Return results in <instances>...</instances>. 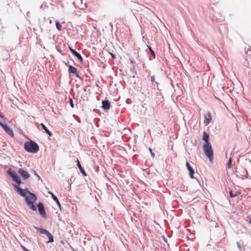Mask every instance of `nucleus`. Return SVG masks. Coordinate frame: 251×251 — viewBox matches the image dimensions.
Instances as JSON below:
<instances>
[{"label": "nucleus", "instance_id": "f257e3e1", "mask_svg": "<svg viewBox=\"0 0 251 251\" xmlns=\"http://www.w3.org/2000/svg\"><path fill=\"white\" fill-rule=\"evenodd\" d=\"M28 195L25 197V201L26 202L28 208L33 211L36 210V207L34 206V203L37 200L36 195L30 192H28Z\"/></svg>", "mask_w": 251, "mask_h": 251}, {"label": "nucleus", "instance_id": "f03ea898", "mask_svg": "<svg viewBox=\"0 0 251 251\" xmlns=\"http://www.w3.org/2000/svg\"><path fill=\"white\" fill-rule=\"evenodd\" d=\"M24 149L27 152L36 153L39 151V146L35 142L30 141L25 143Z\"/></svg>", "mask_w": 251, "mask_h": 251}, {"label": "nucleus", "instance_id": "7ed1b4c3", "mask_svg": "<svg viewBox=\"0 0 251 251\" xmlns=\"http://www.w3.org/2000/svg\"><path fill=\"white\" fill-rule=\"evenodd\" d=\"M203 150L205 155L209 158L210 162L212 163L214 154L210 143H204L203 145Z\"/></svg>", "mask_w": 251, "mask_h": 251}, {"label": "nucleus", "instance_id": "20e7f679", "mask_svg": "<svg viewBox=\"0 0 251 251\" xmlns=\"http://www.w3.org/2000/svg\"><path fill=\"white\" fill-rule=\"evenodd\" d=\"M7 174L10 176L13 181H14L17 184L20 185L21 183L20 178L18 176L17 174L14 172H11L10 170L7 171Z\"/></svg>", "mask_w": 251, "mask_h": 251}, {"label": "nucleus", "instance_id": "39448f33", "mask_svg": "<svg viewBox=\"0 0 251 251\" xmlns=\"http://www.w3.org/2000/svg\"><path fill=\"white\" fill-rule=\"evenodd\" d=\"M0 125L3 127L5 131L8 133L11 137H13L14 134L11 128L7 125L2 124L0 122Z\"/></svg>", "mask_w": 251, "mask_h": 251}, {"label": "nucleus", "instance_id": "423d86ee", "mask_svg": "<svg viewBox=\"0 0 251 251\" xmlns=\"http://www.w3.org/2000/svg\"><path fill=\"white\" fill-rule=\"evenodd\" d=\"M37 207L38 208V211L40 213V214L41 215L42 217L44 218H46L47 217V214L45 212L44 206L42 203H39L37 205Z\"/></svg>", "mask_w": 251, "mask_h": 251}, {"label": "nucleus", "instance_id": "0eeeda50", "mask_svg": "<svg viewBox=\"0 0 251 251\" xmlns=\"http://www.w3.org/2000/svg\"><path fill=\"white\" fill-rule=\"evenodd\" d=\"M18 172L21 175L24 179H26L30 177V175L28 173L22 168L19 169Z\"/></svg>", "mask_w": 251, "mask_h": 251}, {"label": "nucleus", "instance_id": "6e6552de", "mask_svg": "<svg viewBox=\"0 0 251 251\" xmlns=\"http://www.w3.org/2000/svg\"><path fill=\"white\" fill-rule=\"evenodd\" d=\"M204 124L205 126H207L211 121L212 118L211 116L210 112H207L206 114L204 116Z\"/></svg>", "mask_w": 251, "mask_h": 251}, {"label": "nucleus", "instance_id": "1a4fd4ad", "mask_svg": "<svg viewBox=\"0 0 251 251\" xmlns=\"http://www.w3.org/2000/svg\"><path fill=\"white\" fill-rule=\"evenodd\" d=\"M69 73L70 74L75 75L77 77H79V75L77 74V69L72 65H70L69 67Z\"/></svg>", "mask_w": 251, "mask_h": 251}, {"label": "nucleus", "instance_id": "9d476101", "mask_svg": "<svg viewBox=\"0 0 251 251\" xmlns=\"http://www.w3.org/2000/svg\"><path fill=\"white\" fill-rule=\"evenodd\" d=\"M186 165L187 168V169L188 170V171L189 172L190 177L191 178H194V170L191 167L190 164H189V163L188 162H186Z\"/></svg>", "mask_w": 251, "mask_h": 251}, {"label": "nucleus", "instance_id": "9b49d317", "mask_svg": "<svg viewBox=\"0 0 251 251\" xmlns=\"http://www.w3.org/2000/svg\"><path fill=\"white\" fill-rule=\"evenodd\" d=\"M71 52L73 53V54L81 62L83 61V58L80 55V54L76 51L75 50L70 49Z\"/></svg>", "mask_w": 251, "mask_h": 251}, {"label": "nucleus", "instance_id": "f8f14e48", "mask_svg": "<svg viewBox=\"0 0 251 251\" xmlns=\"http://www.w3.org/2000/svg\"><path fill=\"white\" fill-rule=\"evenodd\" d=\"M102 107L104 109H109L110 106V103L108 100L102 101Z\"/></svg>", "mask_w": 251, "mask_h": 251}, {"label": "nucleus", "instance_id": "ddd939ff", "mask_svg": "<svg viewBox=\"0 0 251 251\" xmlns=\"http://www.w3.org/2000/svg\"><path fill=\"white\" fill-rule=\"evenodd\" d=\"M77 167H78L80 171L81 172V173L83 175V176H87V174L85 172V171H84V170L83 169V168L82 167L79 160L78 159H77Z\"/></svg>", "mask_w": 251, "mask_h": 251}, {"label": "nucleus", "instance_id": "4468645a", "mask_svg": "<svg viewBox=\"0 0 251 251\" xmlns=\"http://www.w3.org/2000/svg\"><path fill=\"white\" fill-rule=\"evenodd\" d=\"M41 126L42 127L43 129L45 131V132L50 137L52 136V134L51 132H50V130H48V129L47 128V127L45 126L44 124L43 123H41L40 124Z\"/></svg>", "mask_w": 251, "mask_h": 251}, {"label": "nucleus", "instance_id": "2eb2a0df", "mask_svg": "<svg viewBox=\"0 0 251 251\" xmlns=\"http://www.w3.org/2000/svg\"><path fill=\"white\" fill-rule=\"evenodd\" d=\"M13 186L15 188H17V191L21 195V196L25 197V191L23 190L22 189L18 188L17 186L16 185H13Z\"/></svg>", "mask_w": 251, "mask_h": 251}, {"label": "nucleus", "instance_id": "dca6fc26", "mask_svg": "<svg viewBox=\"0 0 251 251\" xmlns=\"http://www.w3.org/2000/svg\"><path fill=\"white\" fill-rule=\"evenodd\" d=\"M240 194V193L239 192H238V191H234V192H233V191H232L231 190H230L229 191L230 197H232V198L237 197L238 195H239Z\"/></svg>", "mask_w": 251, "mask_h": 251}, {"label": "nucleus", "instance_id": "f3484780", "mask_svg": "<svg viewBox=\"0 0 251 251\" xmlns=\"http://www.w3.org/2000/svg\"><path fill=\"white\" fill-rule=\"evenodd\" d=\"M202 139L205 141V143H210L209 142V135L205 132L203 133Z\"/></svg>", "mask_w": 251, "mask_h": 251}, {"label": "nucleus", "instance_id": "a211bd4d", "mask_svg": "<svg viewBox=\"0 0 251 251\" xmlns=\"http://www.w3.org/2000/svg\"><path fill=\"white\" fill-rule=\"evenodd\" d=\"M51 195V197H52V198L53 199V200L56 201V202L57 203V205L60 207H61V204L57 199V198L52 193H50Z\"/></svg>", "mask_w": 251, "mask_h": 251}, {"label": "nucleus", "instance_id": "6ab92c4d", "mask_svg": "<svg viewBox=\"0 0 251 251\" xmlns=\"http://www.w3.org/2000/svg\"><path fill=\"white\" fill-rule=\"evenodd\" d=\"M46 235L48 237L49 239L47 243H52L53 242V237L50 232H49L48 234H47Z\"/></svg>", "mask_w": 251, "mask_h": 251}, {"label": "nucleus", "instance_id": "aec40b11", "mask_svg": "<svg viewBox=\"0 0 251 251\" xmlns=\"http://www.w3.org/2000/svg\"><path fill=\"white\" fill-rule=\"evenodd\" d=\"M39 230L40 233L43 234L47 235L49 232L48 230H47L45 229H43V228H40Z\"/></svg>", "mask_w": 251, "mask_h": 251}, {"label": "nucleus", "instance_id": "412c9836", "mask_svg": "<svg viewBox=\"0 0 251 251\" xmlns=\"http://www.w3.org/2000/svg\"><path fill=\"white\" fill-rule=\"evenodd\" d=\"M55 23H56V28L59 31H61L62 30V26H61V25L59 24V23L58 21H56Z\"/></svg>", "mask_w": 251, "mask_h": 251}, {"label": "nucleus", "instance_id": "4be33fe9", "mask_svg": "<svg viewBox=\"0 0 251 251\" xmlns=\"http://www.w3.org/2000/svg\"><path fill=\"white\" fill-rule=\"evenodd\" d=\"M151 81L152 83L153 82H155V83H156L157 85L158 84V83L157 82L155 81V76L154 75H152V76H151Z\"/></svg>", "mask_w": 251, "mask_h": 251}, {"label": "nucleus", "instance_id": "5701e85b", "mask_svg": "<svg viewBox=\"0 0 251 251\" xmlns=\"http://www.w3.org/2000/svg\"><path fill=\"white\" fill-rule=\"evenodd\" d=\"M148 48H149L151 54L153 56V57L154 58L155 55V53H154V51L152 50V49L150 46H148Z\"/></svg>", "mask_w": 251, "mask_h": 251}, {"label": "nucleus", "instance_id": "b1692460", "mask_svg": "<svg viewBox=\"0 0 251 251\" xmlns=\"http://www.w3.org/2000/svg\"><path fill=\"white\" fill-rule=\"evenodd\" d=\"M69 103H70V104L72 108H74V103H73V100H72V99L71 98H70V99H69Z\"/></svg>", "mask_w": 251, "mask_h": 251}, {"label": "nucleus", "instance_id": "393cba45", "mask_svg": "<svg viewBox=\"0 0 251 251\" xmlns=\"http://www.w3.org/2000/svg\"><path fill=\"white\" fill-rule=\"evenodd\" d=\"M231 158H230L228 160V161L227 162V166L228 168H231Z\"/></svg>", "mask_w": 251, "mask_h": 251}, {"label": "nucleus", "instance_id": "a878e982", "mask_svg": "<svg viewBox=\"0 0 251 251\" xmlns=\"http://www.w3.org/2000/svg\"><path fill=\"white\" fill-rule=\"evenodd\" d=\"M23 249L25 251H29L27 249H26L25 248V247H23Z\"/></svg>", "mask_w": 251, "mask_h": 251}, {"label": "nucleus", "instance_id": "bb28decb", "mask_svg": "<svg viewBox=\"0 0 251 251\" xmlns=\"http://www.w3.org/2000/svg\"><path fill=\"white\" fill-rule=\"evenodd\" d=\"M111 56H112V57L113 59H114V58H115V56H114V55L113 54L111 53Z\"/></svg>", "mask_w": 251, "mask_h": 251}, {"label": "nucleus", "instance_id": "cd10ccee", "mask_svg": "<svg viewBox=\"0 0 251 251\" xmlns=\"http://www.w3.org/2000/svg\"><path fill=\"white\" fill-rule=\"evenodd\" d=\"M51 23H52L51 20L49 19V23L51 24Z\"/></svg>", "mask_w": 251, "mask_h": 251}, {"label": "nucleus", "instance_id": "c85d7f7f", "mask_svg": "<svg viewBox=\"0 0 251 251\" xmlns=\"http://www.w3.org/2000/svg\"><path fill=\"white\" fill-rule=\"evenodd\" d=\"M249 223L251 224V218L250 220Z\"/></svg>", "mask_w": 251, "mask_h": 251}, {"label": "nucleus", "instance_id": "c756f323", "mask_svg": "<svg viewBox=\"0 0 251 251\" xmlns=\"http://www.w3.org/2000/svg\"><path fill=\"white\" fill-rule=\"evenodd\" d=\"M2 117V116H1V115L0 114V117Z\"/></svg>", "mask_w": 251, "mask_h": 251}]
</instances>
